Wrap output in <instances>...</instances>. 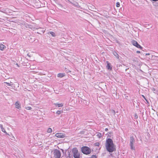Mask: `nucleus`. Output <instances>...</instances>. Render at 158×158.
<instances>
[{"label": "nucleus", "mask_w": 158, "mask_h": 158, "mask_svg": "<svg viewBox=\"0 0 158 158\" xmlns=\"http://www.w3.org/2000/svg\"><path fill=\"white\" fill-rule=\"evenodd\" d=\"M105 146L107 150L110 152H112L115 150L113 141L111 139H106Z\"/></svg>", "instance_id": "1"}, {"label": "nucleus", "mask_w": 158, "mask_h": 158, "mask_svg": "<svg viewBox=\"0 0 158 158\" xmlns=\"http://www.w3.org/2000/svg\"><path fill=\"white\" fill-rule=\"evenodd\" d=\"M81 151L82 152L85 154L88 155L91 152L90 149L87 146H83L81 148Z\"/></svg>", "instance_id": "2"}, {"label": "nucleus", "mask_w": 158, "mask_h": 158, "mask_svg": "<svg viewBox=\"0 0 158 158\" xmlns=\"http://www.w3.org/2000/svg\"><path fill=\"white\" fill-rule=\"evenodd\" d=\"M72 153L74 158H80V154L77 148H74L72 150Z\"/></svg>", "instance_id": "3"}, {"label": "nucleus", "mask_w": 158, "mask_h": 158, "mask_svg": "<svg viewBox=\"0 0 158 158\" xmlns=\"http://www.w3.org/2000/svg\"><path fill=\"white\" fill-rule=\"evenodd\" d=\"M54 157L55 158H60L61 153L60 151L58 150L55 149L53 151Z\"/></svg>", "instance_id": "4"}, {"label": "nucleus", "mask_w": 158, "mask_h": 158, "mask_svg": "<svg viewBox=\"0 0 158 158\" xmlns=\"http://www.w3.org/2000/svg\"><path fill=\"white\" fill-rule=\"evenodd\" d=\"M135 140L134 137L133 136L130 137V146L132 150H135V149L134 147L133 146V144L135 143Z\"/></svg>", "instance_id": "5"}, {"label": "nucleus", "mask_w": 158, "mask_h": 158, "mask_svg": "<svg viewBox=\"0 0 158 158\" xmlns=\"http://www.w3.org/2000/svg\"><path fill=\"white\" fill-rule=\"evenodd\" d=\"M65 134L61 133H57L55 135V136L60 138H64L65 137Z\"/></svg>", "instance_id": "6"}, {"label": "nucleus", "mask_w": 158, "mask_h": 158, "mask_svg": "<svg viewBox=\"0 0 158 158\" xmlns=\"http://www.w3.org/2000/svg\"><path fill=\"white\" fill-rule=\"evenodd\" d=\"M132 43L133 45L136 46L137 48L140 49H142V47L138 44L136 41L135 40L133 41Z\"/></svg>", "instance_id": "7"}, {"label": "nucleus", "mask_w": 158, "mask_h": 158, "mask_svg": "<svg viewBox=\"0 0 158 158\" xmlns=\"http://www.w3.org/2000/svg\"><path fill=\"white\" fill-rule=\"evenodd\" d=\"M15 107L19 110H20L21 108V106L20 104L18 102V101H17L15 103Z\"/></svg>", "instance_id": "8"}, {"label": "nucleus", "mask_w": 158, "mask_h": 158, "mask_svg": "<svg viewBox=\"0 0 158 158\" xmlns=\"http://www.w3.org/2000/svg\"><path fill=\"white\" fill-rule=\"evenodd\" d=\"M54 105L56 107L59 108L60 107H62L63 106V104L62 103H54Z\"/></svg>", "instance_id": "9"}, {"label": "nucleus", "mask_w": 158, "mask_h": 158, "mask_svg": "<svg viewBox=\"0 0 158 158\" xmlns=\"http://www.w3.org/2000/svg\"><path fill=\"white\" fill-rule=\"evenodd\" d=\"M0 127L2 131L4 133L6 134V135H9V134L6 132L5 129L3 127V125L0 124Z\"/></svg>", "instance_id": "10"}, {"label": "nucleus", "mask_w": 158, "mask_h": 158, "mask_svg": "<svg viewBox=\"0 0 158 158\" xmlns=\"http://www.w3.org/2000/svg\"><path fill=\"white\" fill-rule=\"evenodd\" d=\"M6 47L5 46L2 44H0V49L3 51L6 48Z\"/></svg>", "instance_id": "11"}, {"label": "nucleus", "mask_w": 158, "mask_h": 158, "mask_svg": "<svg viewBox=\"0 0 158 158\" xmlns=\"http://www.w3.org/2000/svg\"><path fill=\"white\" fill-rule=\"evenodd\" d=\"M65 74L64 73H59L57 74V77L60 78H61L65 76Z\"/></svg>", "instance_id": "12"}, {"label": "nucleus", "mask_w": 158, "mask_h": 158, "mask_svg": "<svg viewBox=\"0 0 158 158\" xmlns=\"http://www.w3.org/2000/svg\"><path fill=\"white\" fill-rule=\"evenodd\" d=\"M106 67L108 69L111 70L112 69V68L111 67L110 64L109 63H107Z\"/></svg>", "instance_id": "13"}, {"label": "nucleus", "mask_w": 158, "mask_h": 158, "mask_svg": "<svg viewBox=\"0 0 158 158\" xmlns=\"http://www.w3.org/2000/svg\"><path fill=\"white\" fill-rule=\"evenodd\" d=\"M49 33L51 34L53 37H55L56 36L55 34L53 32L50 31L48 33V34H49Z\"/></svg>", "instance_id": "14"}, {"label": "nucleus", "mask_w": 158, "mask_h": 158, "mask_svg": "<svg viewBox=\"0 0 158 158\" xmlns=\"http://www.w3.org/2000/svg\"><path fill=\"white\" fill-rule=\"evenodd\" d=\"M52 129L51 128H48L47 130V132L48 133H51L52 132Z\"/></svg>", "instance_id": "15"}, {"label": "nucleus", "mask_w": 158, "mask_h": 158, "mask_svg": "<svg viewBox=\"0 0 158 158\" xmlns=\"http://www.w3.org/2000/svg\"><path fill=\"white\" fill-rule=\"evenodd\" d=\"M62 113H63L62 110H57L56 113L58 114H60Z\"/></svg>", "instance_id": "16"}, {"label": "nucleus", "mask_w": 158, "mask_h": 158, "mask_svg": "<svg viewBox=\"0 0 158 158\" xmlns=\"http://www.w3.org/2000/svg\"><path fill=\"white\" fill-rule=\"evenodd\" d=\"M85 131H86V130H84L83 131H81L79 133L82 135L84 134L85 133Z\"/></svg>", "instance_id": "17"}, {"label": "nucleus", "mask_w": 158, "mask_h": 158, "mask_svg": "<svg viewBox=\"0 0 158 158\" xmlns=\"http://www.w3.org/2000/svg\"><path fill=\"white\" fill-rule=\"evenodd\" d=\"M114 54L117 58H119L118 55L116 52L114 53Z\"/></svg>", "instance_id": "18"}, {"label": "nucleus", "mask_w": 158, "mask_h": 158, "mask_svg": "<svg viewBox=\"0 0 158 158\" xmlns=\"http://www.w3.org/2000/svg\"><path fill=\"white\" fill-rule=\"evenodd\" d=\"M5 83L6 84V85H7L8 86H11V85H12V82H10V83H9L5 82Z\"/></svg>", "instance_id": "19"}, {"label": "nucleus", "mask_w": 158, "mask_h": 158, "mask_svg": "<svg viewBox=\"0 0 158 158\" xmlns=\"http://www.w3.org/2000/svg\"><path fill=\"white\" fill-rule=\"evenodd\" d=\"M25 109L27 110H31L32 108L30 106H27L25 107Z\"/></svg>", "instance_id": "20"}, {"label": "nucleus", "mask_w": 158, "mask_h": 158, "mask_svg": "<svg viewBox=\"0 0 158 158\" xmlns=\"http://www.w3.org/2000/svg\"><path fill=\"white\" fill-rule=\"evenodd\" d=\"M97 157L96 155H92L91 157L89 158H96Z\"/></svg>", "instance_id": "21"}, {"label": "nucleus", "mask_w": 158, "mask_h": 158, "mask_svg": "<svg viewBox=\"0 0 158 158\" xmlns=\"http://www.w3.org/2000/svg\"><path fill=\"white\" fill-rule=\"evenodd\" d=\"M116 6L117 7H119L120 6V3L119 2H117L116 3Z\"/></svg>", "instance_id": "22"}, {"label": "nucleus", "mask_w": 158, "mask_h": 158, "mask_svg": "<svg viewBox=\"0 0 158 158\" xmlns=\"http://www.w3.org/2000/svg\"><path fill=\"white\" fill-rule=\"evenodd\" d=\"M95 145L96 146H99V144L98 143H95Z\"/></svg>", "instance_id": "23"}, {"label": "nucleus", "mask_w": 158, "mask_h": 158, "mask_svg": "<svg viewBox=\"0 0 158 158\" xmlns=\"http://www.w3.org/2000/svg\"><path fill=\"white\" fill-rule=\"evenodd\" d=\"M142 97L146 100V101H147V99H146V98H145V96L143 95H142Z\"/></svg>", "instance_id": "24"}, {"label": "nucleus", "mask_w": 158, "mask_h": 158, "mask_svg": "<svg viewBox=\"0 0 158 158\" xmlns=\"http://www.w3.org/2000/svg\"><path fill=\"white\" fill-rule=\"evenodd\" d=\"M136 53H140V52L139 51H136Z\"/></svg>", "instance_id": "25"}, {"label": "nucleus", "mask_w": 158, "mask_h": 158, "mask_svg": "<svg viewBox=\"0 0 158 158\" xmlns=\"http://www.w3.org/2000/svg\"><path fill=\"white\" fill-rule=\"evenodd\" d=\"M149 55H150L149 53H147L145 54L146 56Z\"/></svg>", "instance_id": "26"}, {"label": "nucleus", "mask_w": 158, "mask_h": 158, "mask_svg": "<svg viewBox=\"0 0 158 158\" xmlns=\"http://www.w3.org/2000/svg\"><path fill=\"white\" fill-rule=\"evenodd\" d=\"M105 131H108V129L107 128H106V129H105Z\"/></svg>", "instance_id": "27"}, {"label": "nucleus", "mask_w": 158, "mask_h": 158, "mask_svg": "<svg viewBox=\"0 0 158 158\" xmlns=\"http://www.w3.org/2000/svg\"><path fill=\"white\" fill-rule=\"evenodd\" d=\"M152 0L153 1H158V0Z\"/></svg>", "instance_id": "28"}, {"label": "nucleus", "mask_w": 158, "mask_h": 158, "mask_svg": "<svg viewBox=\"0 0 158 158\" xmlns=\"http://www.w3.org/2000/svg\"><path fill=\"white\" fill-rule=\"evenodd\" d=\"M156 57H157L158 58V55H157V56H155Z\"/></svg>", "instance_id": "29"}, {"label": "nucleus", "mask_w": 158, "mask_h": 158, "mask_svg": "<svg viewBox=\"0 0 158 158\" xmlns=\"http://www.w3.org/2000/svg\"><path fill=\"white\" fill-rule=\"evenodd\" d=\"M16 64L18 66V67H19V65H18V64Z\"/></svg>", "instance_id": "30"}, {"label": "nucleus", "mask_w": 158, "mask_h": 158, "mask_svg": "<svg viewBox=\"0 0 158 158\" xmlns=\"http://www.w3.org/2000/svg\"><path fill=\"white\" fill-rule=\"evenodd\" d=\"M127 97H128V96H127V97H125V98H126L127 99V98H127Z\"/></svg>", "instance_id": "31"}, {"label": "nucleus", "mask_w": 158, "mask_h": 158, "mask_svg": "<svg viewBox=\"0 0 158 158\" xmlns=\"http://www.w3.org/2000/svg\"><path fill=\"white\" fill-rule=\"evenodd\" d=\"M127 97H128V96H127V97H125V98H126L127 99V98H127Z\"/></svg>", "instance_id": "32"}, {"label": "nucleus", "mask_w": 158, "mask_h": 158, "mask_svg": "<svg viewBox=\"0 0 158 158\" xmlns=\"http://www.w3.org/2000/svg\"><path fill=\"white\" fill-rule=\"evenodd\" d=\"M127 97H128V96H127V97H125V98H126L127 99V98H127Z\"/></svg>", "instance_id": "33"}]
</instances>
